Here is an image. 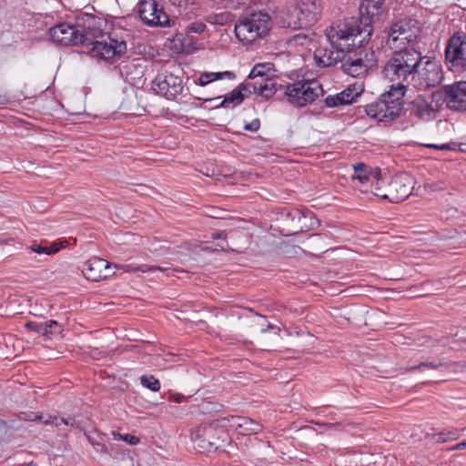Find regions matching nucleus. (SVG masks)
Returning <instances> with one entry per match:
<instances>
[{"label":"nucleus","instance_id":"1","mask_svg":"<svg viewBox=\"0 0 466 466\" xmlns=\"http://www.w3.org/2000/svg\"><path fill=\"white\" fill-rule=\"evenodd\" d=\"M331 50L319 48L314 53L317 66L328 67L340 65V69L353 77L365 76L376 66L377 59L371 48H367L345 28L339 25L327 32Z\"/></svg>","mask_w":466,"mask_h":466},{"label":"nucleus","instance_id":"2","mask_svg":"<svg viewBox=\"0 0 466 466\" xmlns=\"http://www.w3.org/2000/svg\"><path fill=\"white\" fill-rule=\"evenodd\" d=\"M49 35L54 42L61 46H85L92 57L106 61L118 59L127 52L125 41L110 37H108L109 42L96 40L91 27L86 28L80 24L72 25L67 23H60L49 29Z\"/></svg>","mask_w":466,"mask_h":466},{"label":"nucleus","instance_id":"3","mask_svg":"<svg viewBox=\"0 0 466 466\" xmlns=\"http://www.w3.org/2000/svg\"><path fill=\"white\" fill-rule=\"evenodd\" d=\"M242 88H248V93H258L266 99L278 95L279 99L284 97L296 107H302L313 103L324 91L321 85L316 81H297L286 85L277 84L269 77L257 79L253 83H245Z\"/></svg>","mask_w":466,"mask_h":466},{"label":"nucleus","instance_id":"4","mask_svg":"<svg viewBox=\"0 0 466 466\" xmlns=\"http://www.w3.org/2000/svg\"><path fill=\"white\" fill-rule=\"evenodd\" d=\"M386 13L384 0H361L359 16L350 17L340 25L358 40V44L367 43L373 32L372 25Z\"/></svg>","mask_w":466,"mask_h":466},{"label":"nucleus","instance_id":"5","mask_svg":"<svg viewBox=\"0 0 466 466\" xmlns=\"http://www.w3.org/2000/svg\"><path fill=\"white\" fill-rule=\"evenodd\" d=\"M407 86L399 82L392 84L390 89L380 95L379 100L365 106L368 116L380 122H390L400 116L404 110L403 97Z\"/></svg>","mask_w":466,"mask_h":466},{"label":"nucleus","instance_id":"6","mask_svg":"<svg viewBox=\"0 0 466 466\" xmlns=\"http://www.w3.org/2000/svg\"><path fill=\"white\" fill-rule=\"evenodd\" d=\"M422 56L414 48H401L395 51L383 67L382 74L391 82H409L412 79L416 68L420 66Z\"/></svg>","mask_w":466,"mask_h":466},{"label":"nucleus","instance_id":"7","mask_svg":"<svg viewBox=\"0 0 466 466\" xmlns=\"http://www.w3.org/2000/svg\"><path fill=\"white\" fill-rule=\"evenodd\" d=\"M271 24V16L268 12L262 10L248 12L236 22L235 34L240 42L251 44L267 35Z\"/></svg>","mask_w":466,"mask_h":466},{"label":"nucleus","instance_id":"8","mask_svg":"<svg viewBox=\"0 0 466 466\" xmlns=\"http://www.w3.org/2000/svg\"><path fill=\"white\" fill-rule=\"evenodd\" d=\"M276 219L279 224L281 234L285 236L296 235L308 230V228H313L319 224V221L315 218L313 213L309 211L302 212L297 208H281L277 213Z\"/></svg>","mask_w":466,"mask_h":466},{"label":"nucleus","instance_id":"9","mask_svg":"<svg viewBox=\"0 0 466 466\" xmlns=\"http://www.w3.org/2000/svg\"><path fill=\"white\" fill-rule=\"evenodd\" d=\"M442 78L441 65L435 58L422 56V62L416 68L410 83L419 90H427L440 85Z\"/></svg>","mask_w":466,"mask_h":466},{"label":"nucleus","instance_id":"10","mask_svg":"<svg viewBox=\"0 0 466 466\" xmlns=\"http://www.w3.org/2000/svg\"><path fill=\"white\" fill-rule=\"evenodd\" d=\"M447 67L452 72L466 71V37L464 31L453 33L447 41L444 50Z\"/></svg>","mask_w":466,"mask_h":466},{"label":"nucleus","instance_id":"11","mask_svg":"<svg viewBox=\"0 0 466 466\" xmlns=\"http://www.w3.org/2000/svg\"><path fill=\"white\" fill-rule=\"evenodd\" d=\"M228 433L218 420L201 424L192 433V439L198 443V448L204 451H210L220 447V442H225Z\"/></svg>","mask_w":466,"mask_h":466},{"label":"nucleus","instance_id":"12","mask_svg":"<svg viewBox=\"0 0 466 466\" xmlns=\"http://www.w3.org/2000/svg\"><path fill=\"white\" fill-rule=\"evenodd\" d=\"M137 13L145 25L168 26L170 18L160 0H142L137 5Z\"/></svg>","mask_w":466,"mask_h":466},{"label":"nucleus","instance_id":"13","mask_svg":"<svg viewBox=\"0 0 466 466\" xmlns=\"http://www.w3.org/2000/svg\"><path fill=\"white\" fill-rule=\"evenodd\" d=\"M420 33V23L410 16L396 20L388 32V41L395 44L398 40H405L409 44L417 41Z\"/></svg>","mask_w":466,"mask_h":466},{"label":"nucleus","instance_id":"14","mask_svg":"<svg viewBox=\"0 0 466 466\" xmlns=\"http://www.w3.org/2000/svg\"><path fill=\"white\" fill-rule=\"evenodd\" d=\"M433 96H440L452 111L466 110V81H457L441 86Z\"/></svg>","mask_w":466,"mask_h":466},{"label":"nucleus","instance_id":"15","mask_svg":"<svg viewBox=\"0 0 466 466\" xmlns=\"http://www.w3.org/2000/svg\"><path fill=\"white\" fill-rule=\"evenodd\" d=\"M154 91L167 99H173L182 93V78L172 73L159 74L152 82Z\"/></svg>","mask_w":466,"mask_h":466},{"label":"nucleus","instance_id":"16","mask_svg":"<svg viewBox=\"0 0 466 466\" xmlns=\"http://www.w3.org/2000/svg\"><path fill=\"white\" fill-rule=\"evenodd\" d=\"M412 184V178L408 175L394 177L386 187L384 199L392 203L404 201L411 194Z\"/></svg>","mask_w":466,"mask_h":466},{"label":"nucleus","instance_id":"17","mask_svg":"<svg viewBox=\"0 0 466 466\" xmlns=\"http://www.w3.org/2000/svg\"><path fill=\"white\" fill-rule=\"evenodd\" d=\"M364 88L362 84L354 83L350 85L340 93L334 96H328L325 98V105L328 107L350 105L362 94Z\"/></svg>","mask_w":466,"mask_h":466},{"label":"nucleus","instance_id":"18","mask_svg":"<svg viewBox=\"0 0 466 466\" xmlns=\"http://www.w3.org/2000/svg\"><path fill=\"white\" fill-rule=\"evenodd\" d=\"M278 24L283 28L291 29H299L308 26L307 22L303 20V17L295 3L287 5L279 12Z\"/></svg>","mask_w":466,"mask_h":466},{"label":"nucleus","instance_id":"19","mask_svg":"<svg viewBox=\"0 0 466 466\" xmlns=\"http://www.w3.org/2000/svg\"><path fill=\"white\" fill-rule=\"evenodd\" d=\"M352 179L357 181L355 187L362 193H369L370 181L380 175L379 167L372 168L364 163H358L353 167Z\"/></svg>","mask_w":466,"mask_h":466},{"label":"nucleus","instance_id":"20","mask_svg":"<svg viewBox=\"0 0 466 466\" xmlns=\"http://www.w3.org/2000/svg\"><path fill=\"white\" fill-rule=\"evenodd\" d=\"M432 103L433 97L418 96L408 104L406 110L421 120H430L434 116Z\"/></svg>","mask_w":466,"mask_h":466},{"label":"nucleus","instance_id":"21","mask_svg":"<svg viewBox=\"0 0 466 466\" xmlns=\"http://www.w3.org/2000/svg\"><path fill=\"white\" fill-rule=\"evenodd\" d=\"M17 419L21 421H39L43 424H54L56 427L60 424H65L70 427L76 426V420L72 417L58 418L56 415H47L45 417L34 411L20 412L17 415Z\"/></svg>","mask_w":466,"mask_h":466},{"label":"nucleus","instance_id":"22","mask_svg":"<svg viewBox=\"0 0 466 466\" xmlns=\"http://www.w3.org/2000/svg\"><path fill=\"white\" fill-rule=\"evenodd\" d=\"M295 4L308 26L314 25L319 19L322 12L321 0H296Z\"/></svg>","mask_w":466,"mask_h":466},{"label":"nucleus","instance_id":"23","mask_svg":"<svg viewBox=\"0 0 466 466\" xmlns=\"http://www.w3.org/2000/svg\"><path fill=\"white\" fill-rule=\"evenodd\" d=\"M107 265V260L98 257H93L85 263L82 271L86 279L91 281H99L101 279H105V275L103 273H105L104 269Z\"/></svg>","mask_w":466,"mask_h":466},{"label":"nucleus","instance_id":"24","mask_svg":"<svg viewBox=\"0 0 466 466\" xmlns=\"http://www.w3.org/2000/svg\"><path fill=\"white\" fill-rule=\"evenodd\" d=\"M230 426L238 431L242 435L258 434L262 431V425L248 417L233 416L229 420Z\"/></svg>","mask_w":466,"mask_h":466},{"label":"nucleus","instance_id":"25","mask_svg":"<svg viewBox=\"0 0 466 466\" xmlns=\"http://www.w3.org/2000/svg\"><path fill=\"white\" fill-rule=\"evenodd\" d=\"M206 24L200 21H196L188 25L186 27V35L181 40L182 46L186 48L187 52L197 49L191 34H201L206 30Z\"/></svg>","mask_w":466,"mask_h":466},{"label":"nucleus","instance_id":"26","mask_svg":"<svg viewBox=\"0 0 466 466\" xmlns=\"http://www.w3.org/2000/svg\"><path fill=\"white\" fill-rule=\"evenodd\" d=\"M46 241H41L40 243L34 242L28 248L32 252L37 254L53 255L65 248L67 244V241L62 240L59 242H54L50 246H46Z\"/></svg>","mask_w":466,"mask_h":466},{"label":"nucleus","instance_id":"27","mask_svg":"<svg viewBox=\"0 0 466 466\" xmlns=\"http://www.w3.org/2000/svg\"><path fill=\"white\" fill-rule=\"evenodd\" d=\"M243 85L244 84L239 85L238 88L224 96V99L218 106L229 107L230 106H235L241 104L246 97L243 91L248 92V88H242Z\"/></svg>","mask_w":466,"mask_h":466},{"label":"nucleus","instance_id":"28","mask_svg":"<svg viewBox=\"0 0 466 466\" xmlns=\"http://www.w3.org/2000/svg\"><path fill=\"white\" fill-rule=\"evenodd\" d=\"M85 436L96 451L107 452L105 444L106 437L104 433L93 429L91 431H85Z\"/></svg>","mask_w":466,"mask_h":466},{"label":"nucleus","instance_id":"29","mask_svg":"<svg viewBox=\"0 0 466 466\" xmlns=\"http://www.w3.org/2000/svg\"><path fill=\"white\" fill-rule=\"evenodd\" d=\"M235 73L231 71H224L218 73L205 72L199 76L198 83L199 86H203L216 80H220L223 78L235 79Z\"/></svg>","mask_w":466,"mask_h":466},{"label":"nucleus","instance_id":"30","mask_svg":"<svg viewBox=\"0 0 466 466\" xmlns=\"http://www.w3.org/2000/svg\"><path fill=\"white\" fill-rule=\"evenodd\" d=\"M385 181L381 178V174L380 176H377L376 178H373L370 181L369 187L370 193H372L374 196L381 198L384 199V195L386 192V187L384 188Z\"/></svg>","mask_w":466,"mask_h":466},{"label":"nucleus","instance_id":"31","mask_svg":"<svg viewBox=\"0 0 466 466\" xmlns=\"http://www.w3.org/2000/svg\"><path fill=\"white\" fill-rule=\"evenodd\" d=\"M447 363L446 362H443L441 360L436 362V361H422L420 363H419L418 365H414V366H410V367H407L405 369H401L402 371L401 373H406V372H411V371H414V370H420L424 368H427V369H431V370H437L439 369L440 367H443V366H446Z\"/></svg>","mask_w":466,"mask_h":466},{"label":"nucleus","instance_id":"32","mask_svg":"<svg viewBox=\"0 0 466 466\" xmlns=\"http://www.w3.org/2000/svg\"><path fill=\"white\" fill-rule=\"evenodd\" d=\"M465 144H458L456 142H449L444 144H423V147L428 148H434L438 150H451V151H465L466 149L463 147Z\"/></svg>","mask_w":466,"mask_h":466},{"label":"nucleus","instance_id":"33","mask_svg":"<svg viewBox=\"0 0 466 466\" xmlns=\"http://www.w3.org/2000/svg\"><path fill=\"white\" fill-rule=\"evenodd\" d=\"M141 384L152 391H158L160 390V382L152 375H143L140 378Z\"/></svg>","mask_w":466,"mask_h":466},{"label":"nucleus","instance_id":"34","mask_svg":"<svg viewBox=\"0 0 466 466\" xmlns=\"http://www.w3.org/2000/svg\"><path fill=\"white\" fill-rule=\"evenodd\" d=\"M266 69H270V64H258L252 68L248 77L251 79H256L257 77H259L258 79L267 78Z\"/></svg>","mask_w":466,"mask_h":466},{"label":"nucleus","instance_id":"35","mask_svg":"<svg viewBox=\"0 0 466 466\" xmlns=\"http://www.w3.org/2000/svg\"><path fill=\"white\" fill-rule=\"evenodd\" d=\"M25 327L28 330L35 331L46 337L47 336L46 322L27 321L25 322Z\"/></svg>","mask_w":466,"mask_h":466},{"label":"nucleus","instance_id":"36","mask_svg":"<svg viewBox=\"0 0 466 466\" xmlns=\"http://www.w3.org/2000/svg\"><path fill=\"white\" fill-rule=\"evenodd\" d=\"M122 268L125 269V271H136V270H139V271H142V272H147V271H153V270H160V271H164L166 270L165 268H160V267H157V266H151V267H148L147 265H141L137 268H133L131 265H124V266H121Z\"/></svg>","mask_w":466,"mask_h":466},{"label":"nucleus","instance_id":"37","mask_svg":"<svg viewBox=\"0 0 466 466\" xmlns=\"http://www.w3.org/2000/svg\"><path fill=\"white\" fill-rule=\"evenodd\" d=\"M46 328L47 331V336L50 337L54 334H58L61 331L60 325L56 320H49L46 322Z\"/></svg>","mask_w":466,"mask_h":466},{"label":"nucleus","instance_id":"38","mask_svg":"<svg viewBox=\"0 0 466 466\" xmlns=\"http://www.w3.org/2000/svg\"><path fill=\"white\" fill-rule=\"evenodd\" d=\"M459 434L455 431H449V432H440L438 434V441L439 442H446L448 441L456 440L458 439Z\"/></svg>","mask_w":466,"mask_h":466},{"label":"nucleus","instance_id":"39","mask_svg":"<svg viewBox=\"0 0 466 466\" xmlns=\"http://www.w3.org/2000/svg\"><path fill=\"white\" fill-rule=\"evenodd\" d=\"M291 42L296 46H305L310 42V39L305 34H297L292 37Z\"/></svg>","mask_w":466,"mask_h":466},{"label":"nucleus","instance_id":"40","mask_svg":"<svg viewBox=\"0 0 466 466\" xmlns=\"http://www.w3.org/2000/svg\"><path fill=\"white\" fill-rule=\"evenodd\" d=\"M113 434L116 439L117 438V439L123 440L131 445H136L139 442V439L137 437L130 435V434L121 435L120 433H116V432H113Z\"/></svg>","mask_w":466,"mask_h":466},{"label":"nucleus","instance_id":"41","mask_svg":"<svg viewBox=\"0 0 466 466\" xmlns=\"http://www.w3.org/2000/svg\"><path fill=\"white\" fill-rule=\"evenodd\" d=\"M318 426L323 427L327 430H340L341 429V422L340 421H334V422H327V421H313Z\"/></svg>","mask_w":466,"mask_h":466},{"label":"nucleus","instance_id":"42","mask_svg":"<svg viewBox=\"0 0 466 466\" xmlns=\"http://www.w3.org/2000/svg\"><path fill=\"white\" fill-rule=\"evenodd\" d=\"M259 127H260V121L258 118H255L250 123H247L244 126L245 130L252 131V132L258 131L259 129Z\"/></svg>","mask_w":466,"mask_h":466},{"label":"nucleus","instance_id":"43","mask_svg":"<svg viewBox=\"0 0 466 466\" xmlns=\"http://www.w3.org/2000/svg\"><path fill=\"white\" fill-rule=\"evenodd\" d=\"M228 236V233L225 230H220L218 232H213L211 234V238L213 239H226Z\"/></svg>","mask_w":466,"mask_h":466},{"label":"nucleus","instance_id":"44","mask_svg":"<svg viewBox=\"0 0 466 466\" xmlns=\"http://www.w3.org/2000/svg\"><path fill=\"white\" fill-rule=\"evenodd\" d=\"M104 272H105V273H103V274L105 275V279H107V278H109L110 276H112V275L114 274V273L112 272L111 265H110V263H109V262H108L107 267H106V268H105Z\"/></svg>","mask_w":466,"mask_h":466},{"label":"nucleus","instance_id":"45","mask_svg":"<svg viewBox=\"0 0 466 466\" xmlns=\"http://www.w3.org/2000/svg\"><path fill=\"white\" fill-rule=\"evenodd\" d=\"M465 448H466V442H460L454 447L455 450H462Z\"/></svg>","mask_w":466,"mask_h":466},{"label":"nucleus","instance_id":"46","mask_svg":"<svg viewBox=\"0 0 466 466\" xmlns=\"http://www.w3.org/2000/svg\"><path fill=\"white\" fill-rule=\"evenodd\" d=\"M184 399H185V397H184L183 395H178V396L175 399V401H176V402H181Z\"/></svg>","mask_w":466,"mask_h":466},{"label":"nucleus","instance_id":"47","mask_svg":"<svg viewBox=\"0 0 466 466\" xmlns=\"http://www.w3.org/2000/svg\"><path fill=\"white\" fill-rule=\"evenodd\" d=\"M21 466H37L35 462L33 461H30L28 463H24L22 464Z\"/></svg>","mask_w":466,"mask_h":466},{"label":"nucleus","instance_id":"48","mask_svg":"<svg viewBox=\"0 0 466 466\" xmlns=\"http://www.w3.org/2000/svg\"><path fill=\"white\" fill-rule=\"evenodd\" d=\"M86 16H87V20H88V21L95 22V16H94V15H86Z\"/></svg>","mask_w":466,"mask_h":466},{"label":"nucleus","instance_id":"49","mask_svg":"<svg viewBox=\"0 0 466 466\" xmlns=\"http://www.w3.org/2000/svg\"><path fill=\"white\" fill-rule=\"evenodd\" d=\"M218 247H219V248L221 250H225V249H227L228 248V244L226 246H224V245H218Z\"/></svg>","mask_w":466,"mask_h":466},{"label":"nucleus","instance_id":"50","mask_svg":"<svg viewBox=\"0 0 466 466\" xmlns=\"http://www.w3.org/2000/svg\"><path fill=\"white\" fill-rule=\"evenodd\" d=\"M330 419L334 420L336 419V414H330Z\"/></svg>","mask_w":466,"mask_h":466},{"label":"nucleus","instance_id":"51","mask_svg":"<svg viewBox=\"0 0 466 466\" xmlns=\"http://www.w3.org/2000/svg\"><path fill=\"white\" fill-rule=\"evenodd\" d=\"M203 100L209 101V100H212V98H204Z\"/></svg>","mask_w":466,"mask_h":466}]
</instances>
